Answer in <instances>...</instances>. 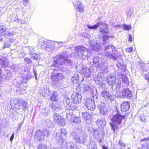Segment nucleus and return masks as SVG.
Listing matches in <instances>:
<instances>
[{
  "label": "nucleus",
  "instance_id": "nucleus-1",
  "mask_svg": "<svg viewBox=\"0 0 149 149\" xmlns=\"http://www.w3.org/2000/svg\"><path fill=\"white\" fill-rule=\"evenodd\" d=\"M88 28L90 29H96L98 27H100L99 29V33H100V37H102V40L104 45L107 44L109 42V36L105 35L109 32L107 24L103 22H98L96 24L93 26L87 25Z\"/></svg>",
  "mask_w": 149,
  "mask_h": 149
},
{
  "label": "nucleus",
  "instance_id": "nucleus-2",
  "mask_svg": "<svg viewBox=\"0 0 149 149\" xmlns=\"http://www.w3.org/2000/svg\"><path fill=\"white\" fill-rule=\"evenodd\" d=\"M66 53L62 52L57 55L54 58V60L51 67L65 68L67 65H71V61L66 58Z\"/></svg>",
  "mask_w": 149,
  "mask_h": 149
},
{
  "label": "nucleus",
  "instance_id": "nucleus-3",
  "mask_svg": "<svg viewBox=\"0 0 149 149\" xmlns=\"http://www.w3.org/2000/svg\"><path fill=\"white\" fill-rule=\"evenodd\" d=\"M125 116V115H121L119 113L113 116L112 118V122L110 123L111 127L112 129L114 132L116 129L118 128L117 125H120L122 123V119H124Z\"/></svg>",
  "mask_w": 149,
  "mask_h": 149
},
{
  "label": "nucleus",
  "instance_id": "nucleus-4",
  "mask_svg": "<svg viewBox=\"0 0 149 149\" xmlns=\"http://www.w3.org/2000/svg\"><path fill=\"white\" fill-rule=\"evenodd\" d=\"M87 52V49L86 48L82 46H77L75 47L73 56L75 57L84 58L86 57Z\"/></svg>",
  "mask_w": 149,
  "mask_h": 149
},
{
  "label": "nucleus",
  "instance_id": "nucleus-5",
  "mask_svg": "<svg viewBox=\"0 0 149 149\" xmlns=\"http://www.w3.org/2000/svg\"><path fill=\"white\" fill-rule=\"evenodd\" d=\"M71 135L76 143L84 144L86 141V137L84 134H77L73 132L71 133Z\"/></svg>",
  "mask_w": 149,
  "mask_h": 149
},
{
  "label": "nucleus",
  "instance_id": "nucleus-6",
  "mask_svg": "<svg viewBox=\"0 0 149 149\" xmlns=\"http://www.w3.org/2000/svg\"><path fill=\"white\" fill-rule=\"evenodd\" d=\"M66 131L64 129H60L56 133L57 139L58 141V143L61 144L64 141V140L66 138L65 135Z\"/></svg>",
  "mask_w": 149,
  "mask_h": 149
},
{
  "label": "nucleus",
  "instance_id": "nucleus-7",
  "mask_svg": "<svg viewBox=\"0 0 149 149\" xmlns=\"http://www.w3.org/2000/svg\"><path fill=\"white\" fill-rule=\"evenodd\" d=\"M53 120L56 123L63 126L65 125L66 122L65 120L59 114L55 113L53 114Z\"/></svg>",
  "mask_w": 149,
  "mask_h": 149
},
{
  "label": "nucleus",
  "instance_id": "nucleus-8",
  "mask_svg": "<svg viewBox=\"0 0 149 149\" xmlns=\"http://www.w3.org/2000/svg\"><path fill=\"white\" fill-rule=\"evenodd\" d=\"M101 95L102 97L107 101L112 102L114 100V96L106 90H102Z\"/></svg>",
  "mask_w": 149,
  "mask_h": 149
},
{
  "label": "nucleus",
  "instance_id": "nucleus-9",
  "mask_svg": "<svg viewBox=\"0 0 149 149\" xmlns=\"http://www.w3.org/2000/svg\"><path fill=\"white\" fill-rule=\"evenodd\" d=\"M111 47L110 45L105 46L104 54L105 56L107 57L114 60H116V56H113V55L111 54L112 51Z\"/></svg>",
  "mask_w": 149,
  "mask_h": 149
},
{
  "label": "nucleus",
  "instance_id": "nucleus-10",
  "mask_svg": "<svg viewBox=\"0 0 149 149\" xmlns=\"http://www.w3.org/2000/svg\"><path fill=\"white\" fill-rule=\"evenodd\" d=\"M119 93L120 96L122 97H127L130 99L132 97V92L130 91L128 88H124L123 90Z\"/></svg>",
  "mask_w": 149,
  "mask_h": 149
},
{
  "label": "nucleus",
  "instance_id": "nucleus-11",
  "mask_svg": "<svg viewBox=\"0 0 149 149\" xmlns=\"http://www.w3.org/2000/svg\"><path fill=\"white\" fill-rule=\"evenodd\" d=\"M104 80V75L102 72L98 73L95 77V82L100 86L102 85Z\"/></svg>",
  "mask_w": 149,
  "mask_h": 149
},
{
  "label": "nucleus",
  "instance_id": "nucleus-12",
  "mask_svg": "<svg viewBox=\"0 0 149 149\" xmlns=\"http://www.w3.org/2000/svg\"><path fill=\"white\" fill-rule=\"evenodd\" d=\"M64 77V75L61 73H52L50 77L51 79L56 82H57L58 81L62 80Z\"/></svg>",
  "mask_w": 149,
  "mask_h": 149
},
{
  "label": "nucleus",
  "instance_id": "nucleus-13",
  "mask_svg": "<svg viewBox=\"0 0 149 149\" xmlns=\"http://www.w3.org/2000/svg\"><path fill=\"white\" fill-rule=\"evenodd\" d=\"M15 104H17L18 106L22 107L24 111L28 109L27 107V102L22 100L16 99L15 100Z\"/></svg>",
  "mask_w": 149,
  "mask_h": 149
},
{
  "label": "nucleus",
  "instance_id": "nucleus-14",
  "mask_svg": "<svg viewBox=\"0 0 149 149\" xmlns=\"http://www.w3.org/2000/svg\"><path fill=\"white\" fill-rule=\"evenodd\" d=\"M8 65L9 61L7 58L6 57H3L2 58H0V78L1 77V68H6L8 67Z\"/></svg>",
  "mask_w": 149,
  "mask_h": 149
},
{
  "label": "nucleus",
  "instance_id": "nucleus-15",
  "mask_svg": "<svg viewBox=\"0 0 149 149\" xmlns=\"http://www.w3.org/2000/svg\"><path fill=\"white\" fill-rule=\"evenodd\" d=\"M51 42L45 39L40 40L39 45L43 49H47V48H50Z\"/></svg>",
  "mask_w": 149,
  "mask_h": 149
},
{
  "label": "nucleus",
  "instance_id": "nucleus-16",
  "mask_svg": "<svg viewBox=\"0 0 149 149\" xmlns=\"http://www.w3.org/2000/svg\"><path fill=\"white\" fill-rule=\"evenodd\" d=\"M67 118L71 122L77 124H79L81 122L80 118L79 117H75L73 115L68 113L67 114Z\"/></svg>",
  "mask_w": 149,
  "mask_h": 149
},
{
  "label": "nucleus",
  "instance_id": "nucleus-17",
  "mask_svg": "<svg viewBox=\"0 0 149 149\" xmlns=\"http://www.w3.org/2000/svg\"><path fill=\"white\" fill-rule=\"evenodd\" d=\"M85 107L87 108L88 110L91 111L94 110L95 107V105L93 101L91 99H88L85 102Z\"/></svg>",
  "mask_w": 149,
  "mask_h": 149
},
{
  "label": "nucleus",
  "instance_id": "nucleus-18",
  "mask_svg": "<svg viewBox=\"0 0 149 149\" xmlns=\"http://www.w3.org/2000/svg\"><path fill=\"white\" fill-rule=\"evenodd\" d=\"M73 102L77 105L81 102L82 99L81 95L77 93H74L72 96Z\"/></svg>",
  "mask_w": 149,
  "mask_h": 149
},
{
  "label": "nucleus",
  "instance_id": "nucleus-19",
  "mask_svg": "<svg viewBox=\"0 0 149 149\" xmlns=\"http://www.w3.org/2000/svg\"><path fill=\"white\" fill-rule=\"evenodd\" d=\"M112 86L113 90L115 91L116 90L117 92H118L121 88V81L118 79H115Z\"/></svg>",
  "mask_w": 149,
  "mask_h": 149
},
{
  "label": "nucleus",
  "instance_id": "nucleus-20",
  "mask_svg": "<svg viewBox=\"0 0 149 149\" xmlns=\"http://www.w3.org/2000/svg\"><path fill=\"white\" fill-rule=\"evenodd\" d=\"M90 44L91 48L96 51H99L101 47V44L99 42L91 40Z\"/></svg>",
  "mask_w": 149,
  "mask_h": 149
},
{
  "label": "nucleus",
  "instance_id": "nucleus-21",
  "mask_svg": "<svg viewBox=\"0 0 149 149\" xmlns=\"http://www.w3.org/2000/svg\"><path fill=\"white\" fill-rule=\"evenodd\" d=\"M43 134V132L42 131L40 130H37L36 132L34 138L36 140L41 141L44 138Z\"/></svg>",
  "mask_w": 149,
  "mask_h": 149
},
{
  "label": "nucleus",
  "instance_id": "nucleus-22",
  "mask_svg": "<svg viewBox=\"0 0 149 149\" xmlns=\"http://www.w3.org/2000/svg\"><path fill=\"white\" fill-rule=\"evenodd\" d=\"M98 107L100 110V112L101 114L104 115H106L107 114L108 109L104 104L102 105L99 104L98 106Z\"/></svg>",
  "mask_w": 149,
  "mask_h": 149
},
{
  "label": "nucleus",
  "instance_id": "nucleus-23",
  "mask_svg": "<svg viewBox=\"0 0 149 149\" xmlns=\"http://www.w3.org/2000/svg\"><path fill=\"white\" fill-rule=\"evenodd\" d=\"M118 74L119 78L121 79L123 82L126 84H129V82L128 79L125 74L121 73Z\"/></svg>",
  "mask_w": 149,
  "mask_h": 149
},
{
  "label": "nucleus",
  "instance_id": "nucleus-24",
  "mask_svg": "<svg viewBox=\"0 0 149 149\" xmlns=\"http://www.w3.org/2000/svg\"><path fill=\"white\" fill-rule=\"evenodd\" d=\"M28 49L30 51V57L34 60H38L39 58L38 55L34 53L33 51H32V50L34 49V48L32 47L29 46V47Z\"/></svg>",
  "mask_w": 149,
  "mask_h": 149
},
{
  "label": "nucleus",
  "instance_id": "nucleus-25",
  "mask_svg": "<svg viewBox=\"0 0 149 149\" xmlns=\"http://www.w3.org/2000/svg\"><path fill=\"white\" fill-rule=\"evenodd\" d=\"M74 6H75L76 9L78 11L81 12L84 11L83 5L79 1H76V3H74Z\"/></svg>",
  "mask_w": 149,
  "mask_h": 149
},
{
  "label": "nucleus",
  "instance_id": "nucleus-26",
  "mask_svg": "<svg viewBox=\"0 0 149 149\" xmlns=\"http://www.w3.org/2000/svg\"><path fill=\"white\" fill-rule=\"evenodd\" d=\"M130 108V104L128 102H124L121 105V110L123 112H125L128 110Z\"/></svg>",
  "mask_w": 149,
  "mask_h": 149
},
{
  "label": "nucleus",
  "instance_id": "nucleus-27",
  "mask_svg": "<svg viewBox=\"0 0 149 149\" xmlns=\"http://www.w3.org/2000/svg\"><path fill=\"white\" fill-rule=\"evenodd\" d=\"M101 60V58L97 57H94V59L92 60L94 66L97 68H98L99 67H100L102 63L100 61Z\"/></svg>",
  "mask_w": 149,
  "mask_h": 149
},
{
  "label": "nucleus",
  "instance_id": "nucleus-28",
  "mask_svg": "<svg viewBox=\"0 0 149 149\" xmlns=\"http://www.w3.org/2000/svg\"><path fill=\"white\" fill-rule=\"evenodd\" d=\"M96 123L99 127H103L105 125L106 121L104 118H101L97 120Z\"/></svg>",
  "mask_w": 149,
  "mask_h": 149
},
{
  "label": "nucleus",
  "instance_id": "nucleus-29",
  "mask_svg": "<svg viewBox=\"0 0 149 149\" xmlns=\"http://www.w3.org/2000/svg\"><path fill=\"white\" fill-rule=\"evenodd\" d=\"M107 63H102L101 64L98 68H99L102 71H103L105 73H106L108 72V67L106 66Z\"/></svg>",
  "mask_w": 149,
  "mask_h": 149
},
{
  "label": "nucleus",
  "instance_id": "nucleus-30",
  "mask_svg": "<svg viewBox=\"0 0 149 149\" xmlns=\"http://www.w3.org/2000/svg\"><path fill=\"white\" fill-rule=\"evenodd\" d=\"M117 66L118 69L124 72H126L127 70L126 65L123 63H118Z\"/></svg>",
  "mask_w": 149,
  "mask_h": 149
},
{
  "label": "nucleus",
  "instance_id": "nucleus-31",
  "mask_svg": "<svg viewBox=\"0 0 149 149\" xmlns=\"http://www.w3.org/2000/svg\"><path fill=\"white\" fill-rule=\"evenodd\" d=\"M40 91V92H41V94L44 97L47 96L49 95V91L48 89H47L46 86L44 87L41 91Z\"/></svg>",
  "mask_w": 149,
  "mask_h": 149
},
{
  "label": "nucleus",
  "instance_id": "nucleus-32",
  "mask_svg": "<svg viewBox=\"0 0 149 149\" xmlns=\"http://www.w3.org/2000/svg\"><path fill=\"white\" fill-rule=\"evenodd\" d=\"M52 109L55 111H58L61 108V105L57 102L53 103L51 106Z\"/></svg>",
  "mask_w": 149,
  "mask_h": 149
},
{
  "label": "nucleus",
  "instance_id": "nucleus-33",
  "mask_svg": "<svg viewBox=\"0 0 149 149\" xmlns=\"http://www.w3.org/2000/svg\"><path fill=\"white\" fill-rule=\"evenodd\" d=\"M77 107V105L75 103L73 102L70 104L66 105L65 109L67 110H73L75 109Z\"/></svg>",
  "mask_w": 149,
  "mask_h": 149
},
{
  "label": "nucleus",
  "instance_id": "nucleus-34",
  "mask_svg": "<svg viewBox=\"0 0 149 149\" xmlns=\"http://www.w3.org/2000/svg\"><path fill=\"white\" fill-rule=\"evenodd\" d=\"M82 115L84 119L86 121L90 120L91 116L90 113L87 112L83 113Z\"/></svg>",
  "mask_w": 149,
  "mask_h": 149
},
{
  "label": "nucleus",
  "instance_id": "nucleus-35",
  "mask_svg": "<svg viewBox=\"0 0 149 149\" xmlns=\"http://www.w3.org/2000/svg\"><path fill=\"white\" fill-rule=\"evenodd\" d=\"M107 80L109 84L111 85L112 84L111 83L113 82V81H115L116 79L111 74H109L107 77Z\"/></svg>",
  "mask_w": 149,
  "mask_h": 149
},
{
  "label": "nucleus",
  "instance_id": "nucleus-36",
  "mask_svg": "<svg viewBox=\"0 0 149 149\" xmlns=\"http://www.w3.org/2000/svg\"><path fill=\"white\" fill-rule=\"evenodd\" d=\"M58 99V96L57 93L56 92H53L50 98L51 100L53 102H55Z\"/></svg>",
  "mask_w": 149,
  "mask_h": 149
},
{
  "label": "nucleus",
  "instance_id": "nucleus-37",
  "mask_svg": "<svg viewBox=\"0 0 149 149\" xmlns=\"http://www.w3.org/2000/svg\"><path fill=\"white\" fill-rule=\"evenodd\" d=\"M84 74L85 77L86 78H88L91 75V69L90 68H87V70Z\"/></svg>",
  "mask_w": 149,
  "mask_h": 149
},
{
  "label": "nucleus",
  "instance_id": "nucleus-38",
  "mask_svg": "<svg viewBox=\"0 0 149 149\" xmlns=\"http://www.w3.org/2000/svg\"><path fill=\"white\" fill-rule=\"evenodd\" d=\"M111 51L112 52L113 56H115L116 57V58L118 56L117 54H118V52L116 51V47L113 45L111 46Z\"/></svg>",
  "mask_w": 149,
  "mask_h": 149
},
{
  "label": "nucleus",
  "instance_id": "nucleus-39",
  "mask_svg": "<svg viewBox=\"0 0 149 149\" xmlns=\"http://www.w3.org/2000/svg\"><path fill=\"white\" fill-rule=\"evenodd\" d=\"M52 123L49 119H47L45 123V125L48 127H52Z\"/></svg>",
  "mask_w": 149,
  "mask_h": 149
},
{
  "label": "nucleus",
  "instance_id": "nucleus-40",
  "mask_svg": "<svg viewBox=\"0 0 149 149\" xmlns=\"http://www.w3.org/2000/svg\"><path fill=\"white\" fill-rule=\"evenodd\" d=\"M42 131L43 132L44 137L45 136L48 137L50 135V133L48 130L44 129Z\"/></svg>",
  "mask_w": 149,
  "mask_h": 149
},
{
  "label": "nucleus",
  "instance_id": "nucleus-41",
  "mask_svg": "<svg viewBox=\"0 0 149 149\" xmlns=\"http://www.w3.org/2000/svg\"><path fill=\"white\" fill-rule=\"evenodd\" d=\"M87 68L85 66H82V67H81V69L80 70V72L81 74H85V71L87 70V68Z\"/></svg>",
  "mask_w": 149,
  "mask_h": 149
},
{
  "label": "nucleus",
  "instance_id": "nucleus-42",
  "mask_svg": "<svg viewBox=\"0 0 149 149\" xmlns=\"http://www.w3.org/2000/svg\"><path fill=\"white\" fill-rule=\"evenodd\" d=\"M15 34V32H10L9 31L6 32L5 33L3 34V35H4L5 36H13Z\"/></svg>",
  "mask_w": 149,
  "mask_h": 149
},
{
  "label": "nucleus",
  "instance_id": "nucleus-43",
  "mask_svg": "<svg viewBox=\"0 0 149 149\" xmlns=\"http://www.w3.org/2000/svg\"><path fill=\"white\" fill-rule=\"evenodd\" d=\"M6 31V28L3 26H0V33H1L2 35H3V33H4Z\"/></svg>",
  "mask_w": 149,
  "mask_h": 149
},
{
  "label": "nucleus",
  "instance_id": "nucleus-44",
  "mask_svg": "<svg viewBox=\"0 0 149 149\" xmlns=\"http://www.w3.org/2000/svg\"><path fill=\"white\" fill-rule=\"evenodd\" d=\"M123 29L124 30H129L131 28V26L130 25H127L125 24H123Z\"/></svg>",
  "mask_w": 149,
  "mask_h": 149
},
{
  "label": "nucleus",
  "instance_id": "nucleus-45",
  "mask_svg": "<svg viewBox=\"0 0 149 149\" xmlns=\"http://www.w3.org/2000/svg\"><path fill=\"white\" fill-rule=\"evenodd\" d=\"M79 79V75L77 74H74L72 77V81L74 80H77Z\"/></svg>",
  "mask_w": 149,
  "mask_h": 149
},
{
  "label": "nucleus",
  "instance_id": "nucleus-46",
  "mask_svg": "<svg viewBox=\"0 0 149 149\" xmlns=\"http://www.w3.org/2000/svg\"><path fill=\"white\" fill-rule=\"evenodd\" d=\"M64 100L66 101V105H68L71 103V102H70V99L68 97L66 96L65 97Z\"/></svg>",
  "mask_w": 149,
  "mask_h": 149
},
{
  "label": "nucleus",
  "instance_id": "nucleus-47",
  "mask_svg": "<svg viewBox=\"0 0 149 149\" xmlns=\"http://www.w3.org/2000/svg\"><path fill=\"white\" fill-rule=\"evenodd\" d=\"M24 61L25 62L28 64H31L32 63V60L28 58H24Z\"/></svg>",
  "mask_w": 149,
  "mask_h": 149
},
{
  "label": "nucleus",
  "instance_id": "nucleus-48",
  "mask_svg": "<svg viewBox=\"0 0 149 149\" xmlns=\"http://www.w3.org/2000/svg\"><path fill=\"white\" fill-rule=\"evenodd\" d=\"M133 12V11L132 10L130 9L128 10L127 13V16L128 17H130L132 15V14Z\"/></svg>",
  "mask_w": 149,
  "mask_h": 149
},
{
  "label": "nucleus",
  "instance_id": "nucleus-49",
  "mask_svg": "<svg viewBox=\"0 0 149 149\" xmlns=\"http://www.w3.org/2000/svg\"><path fill=\"white\" fill-rule=\"evenodd\" d=\"M46 146L43 144H39L38 147V149H46Z\"/></svg>",
  "mask_w": 149,
  "mask_h": 149
},
{
  "label": "nucleus",
  "instance_id": "nucleus-50",
  "mask_svg": "<svg viewBox=\"0 0 149 149\" xmlns=\"http://www.w3.org/2000/svg\"><path fill=\"white\" fill-rule=\"evenodd\" d=\"M10 46L8 42H5L3 47V49H4L6 47H8Z\"/></svg>",
  "mask_w": 149,
  "mask_h": 149
},
{
  "label": "nucleus",
  "instance_id": "nucleus-51",
  "mask_svg": "<svg viewBox=\"0 0 149 149\" xmlns=\"http://www.w3.org/2000/svg\"><path fill=\"white\" fill-rule=\"evenodd\" d=\"M126 51L128 52H131L132 51V47H128L126 49Z\"/></svg>",
  "mask_w": 149,
  "mask_h": 149
},
{
  "label": "nucleus",
  "instance_id": "nucleus-52",
  "mask_svg": "<svg viewBox=\"0 0 149 149\" xmlns=\"http://www.w3.org/2000/svg\"><path fill=\"white\" fill-rule=\"evenodd\" d=\"M33 73H34V75H35V78L36 79V80H37V71H36V70L34 69H33Z\"/></svg>",
  "mask_w": 149,
  "mask_h": 149
},
{
  "label": "nucleus",
  "instance_id": "nucleus-53",
  "mask_svg": "<svg viewBox=\"0 0 149 149\" xmlns=\"http://www.w3.org/2000/svg\"><path fill=\"white\" fill-rule=\"evenodd\" d=\"M84 87L85 88V90L87 91L88 90L90 89V86L88 84L85 85Z\"/></svg>",
  "mask_w": 149,
  "mask_h": 149
},
{
  "label": "nucleus",
  "instance_id": "nucleus-54",
  "mask_svg": "<svg viewBox=\"0 0 149 149\" xmlns=\"http://www.w3.org/2000/svg\"><path fill=\"white\" fill-rule=\"evenodd\" d=\"M119 144L122 147H125L124 144L121 141H119Z\"/></svg>",
  "mask_w": 149,
  "mask_h": 149
},
{
  "label": "nucleus",
  "instance_id": "nucleus-55",
  "mask_svg": "<svg viewBox=\"0 0 149 149\" xmlns=\"http://www.w3.org/2000/svg\"><path fill=\"white\" fill-rule=\"evenodd\" d=\"M133 38H132L131 35H129V41L131 42L133 40Z\"/></svg>",
  "mask_w": 149,
  "mask_h": 149
},
{
  "label": "nucleus",
  "instance_id": "nucleus-56",
  "mask_svg": "<svg viewBox=\"0 0 149 149\" xmlns=\"http://www.w3.org/2000/svg\"><path fill=\"white\" fill-rule=\"evenodd\" d=\"M86 37H87L89 39H90L91 38V36L90 35V34L88 33H86Z\"/></svg>",
  "mask_w": 149,
  "mask_h": 149
},
{
  "label": "nucleus",
  "instance_id": "nucleus-57",
  "mask_svg": "<svg viewBox=\"0 0 149 149\" xmlns=\"http://www.w3.org/2000/svg\"><path fill=\"white\" fill-rule=\"evenodd\" d=\"M149 140V137L144 138L142 139L140 141L141 142L143 141H148Z\"/></svg>",
  "mask_w": 149,
  "mask_h": 149
},
{
  "label": "nucleus",
  "instance_id": "nucleus-58",
  "mask_svg": "<svg viewBox=\"0 0 149 149\" xmlns=\"http://www.w3.org/2000/svg\"><path fill=\"white\" fill-rule=\"evenodd\" d=\"M145 78L149 80V73L146 74L145 75Z\"/></svg>",
  "mask_w": 149,
  "mask_h": 149
},
{
  "label": "nucleus",
  "instance_id": "nucleus-59",
  "mask_svg": "<svg viewBox=\"0 0 149 149\" xmlns=\"http://www.w3.org/2000/svg\"><path fill=\"white\" fill-rule=\"evenodd\" d=\"M87 52H88V51L87 50V52L86 55V56L87 59L88 60L89 58L90 57V56L91 55V54H87Z\"/></svg>",
  "mask_w": 149,
  "mask_h": 149
},
{
  "label": "nucleus",
  "instance_id": "nucleus-60",
  "mask_svg": "<svg viewBox=\"0 0 149 149\" xmlns=\"http://www.w3.org/2000/svg\"><path fill=\"white\" fill-rule=\"evenodd\" d=\"M14 133H13L12 134V135L11 136L10 138V141H12L13 140V138H14Z\"/></svg>",
  "mask_w": 149,
  "mask_h": 149
},
{
  "label": "nucleus",
  "instance_id": "nucleus-61",
  "mask_svg": "<svg viewBox=\"0 0 149 149\" xmlns=\"http://www.w3.org/2000/svg\"><path fill=\"white\" fill-rule=\"evenodd\" d=\"M102 149H108V148L104 145H102Z\"/></svg>",
  "mask_w": 149,
  "mask_h": 149
},
{
  "label": "nucleus",
  "instance_id": "nucleus-62",
  "mask_svg": "<svg viewBox=\"0 0 149 149\" xmlns=\"http://www.w3.org/2000/svg\"><path fill=\"white\" fill-rule=\"evenodd\" d=\"M98 132V129H97L94 132L95 133H96L97 134V135H98L100 133H97Z\"/></svg>",
  "mask_w": 149,
  "mask_h": 149
},
{
  "label": "nucleus",
  "instance_id": "nucleus-63",
  "mask_svg": "<svg viewBox=\"0 0 149 149\" xmlns=\"http://www.w3.org/2000/svg\"><path fill=\"white\" fill-rule=\"evenodd\" d=\"M3 38L2 36H0V42H2L3 40Z\"/></svg>",
  "mask_w": 149,
  "mask_h": 149
},
{
  "label": "nucleus",
  "instance_id": "nucleus-64",
  "mask_svg": "<svg viewBox=\"0 0 149 149\" xmlns=\"http://www.w3.org/2000/svg\"><path fill=\"white\" fill-rule=\"evenodd\" d=\"M68 145H69L70 147V148H69V149H72V145H71L70 144H68Z\"/></svg>",
  "mask_w": 149,
  "mask_h": 149
}]
</instances>
